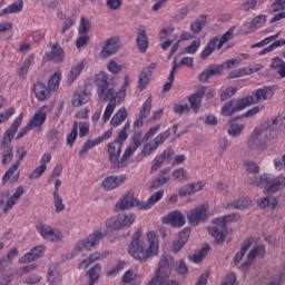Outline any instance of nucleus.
Listing matches in <instances>:
<instances>
[{"instance_id":"nucleus-48","label":"nucleus","mask_w":285,"mask_h":285,"mask_svg":"<svg viewBox=\"0 0 285 285\" xmlns=\"http://www.w3.org/2000/svg\"><path fill=\"white\" fill-rule=\"evenodd\" d=\"M61 81V71H56L48 81V89L51 92H55L56 90H59V83Z\"/></svg>"},{"instance_id":"nucleus-11","label":"nucleus","mask_w":285,"mask_h":285,"mask_svg":"<svg viewBox=\"0 0 285 285\" xmlns=\"http://www.w3.org/2000/svg\"><path fill=\"white\" fill-rule=\"evenodd\" d=\"M128 252L134 259H144V229L140 228L134 234Z\"/></svg>"},{"instance_id":"nucleus-25","label":"nucleus","mask_w":285,"mask_h":285,"mask_svg":"<svg viewBox=\"0 0 285 285\" xmlns=\"http://www.w3.org/2000/svg\"><path fill=\"white\" fill-rule=\"evenodd\" d=\"M43 253H46V247L43 245H38L33 247L29 253H26L22 257H20V264H28V262H35V259H39V257H43Z\"/></svg>"},{"instance_id":"nucleus-34","label":"nucleus","mask_w":285,"mask_h":285,"mask_svg":"<svg viewBox=\"0 0 285 285\" xmlns=\"http://www.w3.org/2000/svg\"><path fill=\"white\" fill-rule=\"evenodd\" d=\"M128 88H130V76L126 75L119 90L115 96V99H117L118 104H121V101L126 99Z\"/></svg>"},{"instance_id":"nucleus-26","label":"nucleus","mask_w":285,"mask_h":285,"mask_svg":"<svg viewBox=\"0 0 285 285\" xmlns=\"http://www.w3.org/2000/svg\"><path fill=\"white\" fill-rule=\"evenodd\" d=\"M83 68H86L85 60H80L77 63H75L68 72L67 83H75L77 78L81 77V73L83 72Z\"/></svg>"},{"instance_id":"nucleus-6","label":"nucleus","mask_w":285,"mask_h":285,"mask_svg":"<svg viewBox=\"0 0 285 285\" xmlns=\"http://www.w3.org/2000/svg\"><path fill=\"white\" fill-rule=\"evenodd\" d=\"M267 141H271V138L265 134L261 127L254 129L247 140L248 150H255L256 153H264L267 150Z\"/></svg>"},{"instance_id":"nucleus-12","label":"nucleus","mask_w":285,"mask_h":285,"mask_svg":"<svg viewBox=\"0 0 285 285\" xmlns=\"http://www.w3.org/2000/svg\"><path fill=\"white\" fill-rule=\"evenodd\" d=\"M147 248L145 250L144 259H153L159 255V236L156 232L147 233Z\"/></svg>"},{"instance_id":"nucleus-28","label":"nucleus","mask_w":285,"mask_h":285,"mask_svg":"<svg viewBox=\"0 0 285 285\" xmlns=\"http://www.w3.org/2000/svg\"><path fill=\"white\" fill-rule=\"evenodd\" d=\"M224 70V65H210L206 70H204L199 75V81L206 83L210 77H215V75H222Z\"/></svg>"},{"instance_id":"nucleus-40","label":"nucleus","mask_w":285,"mask_h":285,"mask_svg":"<svg viewBox=\"0 0 285 285\" xmlns=\"http://www.w3.org/2000/svg\"><path fill=\"white\" fill-rule=\"evenodd\" d=\"M271 68H273V70H276L277 75H279V77H282V79H284L285 61L282 58H279V57L273 58L272 62H271Z\"/></svg>"},{"instance_id":"nucleus-16","label":"nucleus","mask_w":285,"mask_h":285,"mask_svg":"<svg viewBox=\"0 0 285 285\" xmlns=\"http://www.w3.org/2000/svg\"><path fill=\"white\" fill-rule=\"evenodd\" d=\"M117 50H119V37L115 36L105 41L100 51V57L101 59H108L109 57H112V55H116Z\"/></svg>"},{"instance_id":"nucleus-27","label":"nucleus","mask_w":285,"mask_h":285,"mask_svg":"<svg viewBox=\"0 0 285 285\" xmlns=\"http://www.w3.org/2000/svg\"><path fill=\"white\" fill-rule=\"evenodd\" d=\"M170 168L161 169L158 174V177L153 180L150 188L153 190H157V188H161V186H166L168 181H170Z\"/></svg>"},{"instance_id":"nucleus-10","label":"nucleus","mask_w":285,"mask_h":285,"mask_svg":"<svg viewBox=\"0 0 285 285\" xmlns=\"http://www.w3.org/2000/svg\"><path fill=\"white\" fill-rule=\"evenodd\" d=\"M36 230L40 235V237H42V239H46V242L57 243L63 239V233H61V230L53 228L46 223H38L36 225Z\"/></svg>"},{"instance_id":"nucleus-56","label":"nucleus","mask_w":285,"mask_h":285,"mask_svg":"<svg viewBox=\"0 0 285 285\" xmlns=\"http://www.w3.org/2000/svg\"><path fill=\"white\" fill-rule=\"evenodd\" d=\"M266 23V14H259L250 21L249 30H257V28H262Z\"/></svg>"},{"instance_id":"nucleus-20","label":"nucleus","mask_w":285,"mask_h":285,"mask_svg":"<svg viewBox=\"0 0 285 285\" xmlns=\"http://www.w3.org/2000/svg\"><path fill=\"white\" fill-rule=\"evenodd\" d=\"M128 177L124 174L118 176H109L102 180V188L105 190H115V188H119V186H124Z\"/></svg>"},{"instance_id":"nucleus-8","label":"nucleus","mask_w":285,"mask_h":285,"mask_svg":"<svg viewBox=\"0 0 285 285\" xmlns=\"http://www.w3.org/2000/svg\"><path fill=\"white\" fill-rule=\"evenodd\" d=\"M141 200L137 197L135 191L129 190L125 193L121 198L115 205V213L130 210L131 208H139Z\"/></svg>"},{"instance_id":"nucleus-43","label":"nucleus","mask_w":285,"mask_h":285,"mask_svg":"<svg viewBox=\"0 0 285 285\" xmlns=\"http://www.w3.org/2000/svg\"><path fill=\"white\" fill-rule=\"evenodd\" d=\"M253 200L248 197H242L238 200L232 202L228 206H233V208H236L238 210H244L246 208H249L252 206Z\"/></svg>"},{"instance_id":"nucleus-59","label":"nucleus","mask_w":285,"mask_h":285,"mask_svg":"<svg viewBox=\"0 0 285 285\" xmlns=\"http://www.w3.org/2000/svg\"><path fill=\"white\" fill-rule=\"evenodd\" d=\"M128 130H130V121H127L125 124V126L122 127V129L119 131L117 140L119 141V144L124 145V141H126V139H128Z\"/></svg>"},{"instance_id":"nucleus-64","label":"nucleus","mask_w":285,"mask_h":285,"mask_svg":"<svg viewBox=\"0 0 285 285\" xmlns=\"http://www.w3.org/2000/svg\"><path fill=\"white\" fill-rule=\"evenodd\" d=\"M43 173H46V168L41 167L40 165L29 174V179H31V181H35V179H39L41 175H43Z\"/></svg>"},{"instance_id":"nucleus-31","label":"nucleus","mask_w":285,"mask_h":285,"mask_svg":"<svg viewBox=\"0 0 285 285\" xmlns=\"http://www.w3.org/2000/svg\"><path fill=\"white\" fill-rule=\"evenodd\" d=\"M50 89L41 82H38L33 86L35 97L40 102L46 101V99L50 97Z\"/></svg>"},{"instance_id":"nucleus-2","label":"nucleus","mask_w":285,"mask_h":285,"mask_svg":"<svg viewBox=\"0 0 285 285\" xmlns=\"http://www.w3.org/2000/svg\"><path fill=\"white\" fill-rule=\"evenodd\" d=\"M108 235V230L105 228H98L94 230L91 234H89L85 239L79 240L75 245L73 253L77 255V253H81V250H88L89 253L91 250H95L97 246H99L101 239Z\"/></svg>"},{"instance_id":"nucleus-63","label":"nucleus","mask_w":285,"mask_h":285,"mask_svg":"<svg viewBox=\"0 0 285 285\" xmlns=\"http://www.w3.org/2000/svg\"><path fill=\"white\" fill-rule=\"evenodd\" d=\"M106 257H108V252L96 250L89 255V259L91 261V264L95 262H101L102 259H106Z\"/></svg>"},{"instance_id":"nucleus-17","label":"nucleus","mask_w":285,"mask_h":285,"mask_svg":"<svg viewBox=\"0 0 285 285\" xmlns=\"http://www.w3.org/2000/svg\"><path fill=\"white\" fill-rule=\"evenodd\" d=\"M122 144L119 141H114L108 145L109 161H111L114 168H122L121 160H119V155H121Z\"/></svg>"},{"instance_id":"nucleus-1","label":"nucleus","mask_w":285,"mask_h":285,"mask_svg":"<svg viewBox=\"0 0 285 285\" xmlns=\"http://www.w3.org/2000/svg\"><path fill=\"white\" fill-rule=\"evenodd\" d=\"M173 268H175V258L168 254L163 255L154 277L147 285H179V282L170 279Z\"/></svg>"},{"instance_id":"nucleus-24","label":"nucleus","mask_w":285,"mask_h":285,"mask_svg":"<svg viewBox=\"0 0 285 285\" xmlns=\"http://www.w3.org/2000/svg\"><path fill=\"white\" fill-rule=\"evenodd\" d=\"M66 59V53L63 52V49H61V46L53 45L51 47V51L45 53L43 61H55L56 63H61Z\"/></svg>"},{"instance_id":"nucleus-15","label":"nucleus","mask_w":285,"mask_h":285,"mask_svg":"<svg viewBox=\"0 0 285 285\" xmlns=\"http://www.w3.org/2000/svg\"><path fill=\"white\" fill-rule=\"evenodd\" d=\"M187 219L191 226H197L199 222H206L208 219V206L200 205L196 207L187 215Z\"/></svg>"},{"instance_id":"nucleus-54","label":"nucleus","mask_w":285,"mask_h":285,"mask_svg":"<svg viewBox=\"0 0 285 285\" xmlns=\"http://www.w3.org/2000/svg\"><path fill=\"white\" fill-rule=\"evenodd\" d=\"M91 28H92V22H90V19L86 17H81L79 29H78L79 35H88Z\"/></svg>"},{"instance_id":"nucleus-32","label":"nucleus","mask_w":285,"mask_h":285,"mask_svg":"<svg viewBox=\"0 0 285 285\" xmlns=\"http://www.w3.org/2000/svg\"><path fill=\"white\" fill-rule=\"evenodd\" d=\"M265 253H266V247H264V245L255 246L247 255L244 266L246 267L250 266L255 262L256 257H264Z\"/></svg>"},{"instance_id":"nucleus-37","label":"nucleus","mask_w":285,"mask_h":285,"mask_svg":"<svg viewBox=\"0 0 285 285\" xmlns=\"http://www.w3.org/2000/svg\"><path fill=\"white\" fill-rule=\"evenodd\" d=\"M232 104L234 106L235 112H239L247 108V106H250V104H255V98L253 97H246L242 99H233Z\"/></svg>"},{"instance_id":"nucleus-55","label":"nucleus","mask_w":285,"mask_h":285,"mask_svg":"<svg viewBox=\"0 0 285 285\" xmlns=\"http://www.w3.org/2000/svg\"><path fill=\"white\" fill-rule=\"evenodd\" d=\"M171 175L173 178L180 184L184 181H188V170H186L185 168H178L174 170Z\"/></svg>"},{"instance_id":"nucleus-23","label":"nucleus","mask_w":285,"mask_h":285,"mask_svg":"<svg viewBox=\"0 0 285 285\" xmlns=\"http://www.w3.org/2000/svg\"><path fill=\"white\" fill-rule=\"evenodd\" d=\"M164 224H170L173 228H181L186 224V217L180 212H171L163 218Z\"/></svg>"},{"instance_id":"nucleus-51","label":"nucleus","mask_w":285,"mask_h":285,"mask_svg":"<svg viewBox=\"0 0 285 285\" xmlns=\"http://www.w3.org/2000/svg\"><path fill=\"white\" fill-rule=\"evenodd\" d=\"M244 125L232 121L227 129V134L229 135V137H239V135L244 132Z\"/></svg>"},{"instance_id":"nucleus-3","label":"nucleus","mask_w":285,"mask_h":285,"mask_svg":"<svg viewBox=\"0 0 285 285\" xmlns=\"http://www.w3.org/2000/svg\"><path fill=\"white\" fill-rule=\"evenodd\" d=\"M235 219H239V215L229 214L225 217L214 219L213 224H215V226L210 227L208 230L209 235H212V237H215L216 244H224V242L226 240V235L228 234L226 224H228V222H235Z\"/></svg>"},{"instance_id":"nucleus-35","label":"nucleus","mask_w":285,"mask_h":285,"mask_svg":"<svg viewBox=\"0 0 285 285\" xmlns=\"http://www.w3.org/2000/svg\"><path fill=\"white\" fill-rule=\"evenodd\" d=\"M19 166H21L20 161H16L13 165H11V167L6 171L2 178L3 184H6L7 181L14 183L19 179V174H14L17 173V170H19Z\"/></svg>"},{"instance_id":"nucleus-42","label":"nucleus","mask_w":285,"mask_h":285,"mask_svg":"<svg viewBox=\"0 0 285 285\" xmlns=\"http://www.w3.org/2000/svg\"><path fill=\"white\" fill-rule=\"evenodd\" d=\"M206 26V16L200 14L195 21L190 23V30L194 32V35H198L200 30H204V27Z\"/></svg>"},{"instance_id":"nucleus-58","label":"nucleus","mask_w":285,"mask_h":285,"mask_svg":"<svg viewBox=\"0 0 285 285\" xmlns=\"http://www.w3.org/2000/svg\"><path fill=\"white\" fill-rule=\"evenodd\" d=\"M235 106H233V100L227 101L222 108V115L224 117H233L235 115Z\"/></svg>"},{"instance_id":"nucleus-13","label":"nucleus","mask_w":285,"mask_h":285,"mask_svg":"<svg viewBox=\"0 0 285 285\" xmlns=\"http://www.w3.org/2000/svg\"><path fill=\"white\" fill-rule=\"evenodd\" d=\"M46 119H48V107L42 106L35 112L28 125L32 130H41L43 124H46Z\"/></svg>"},{"instance_id":"nucleus-4","label":"nucleus","mask_w":285,"mask_h":285,"mask_svg":"<svg viewBox=\"0 0 285 285\" xmlns=\"http://www.w3.org/2000/svg\"><path fill=\"white\" fill-rule=\"evenodd\" d=\"M135 222H137V215L135 213L124 212L108 218L106 226L108 230H125V228H130Z\"/></svg>"},{"instance_id":"nucleus-49","label":"nucleus","mask_w":285,"mask_h":285,"mask_svg":"<svg viewBox=\"0 0 285 285\" xmlns=\"http://www.w3.org/2000/svg\"><path fill=\"white\" fill-rule=\"evenodd\" d=\"M219 42V39L217 38H214L212 39L206 48L203 50L202 55H200V58L202 59H207L212 56L213 52H215V48H217V43Z\"/></svg>"},{"instance_id":"nucleus-60","label":"nucleus","mask_w":285,"mask_h":285,"mask_svg":"<svg viewBox=\"0 0 285 285\" xmlns=\"http://www.w3.org/2000/svg\"><path fill=\"white\" fill-rule=\"evenodd\" d=\"M77 121H75L71 132L67 136V144L70 147L75 146V141H77V137L79 135V132H77Z\"/></svg>"},{"instance_id":"nucleus-46","label":"nucleus","mask_w":285,"mask_h":285,"mask_svg":"<svg viewBox=\"0 0 285 285\" xmlns=\"http://www.w3.org/2000/svg\"><path fill=\"white\" fill-rule=\"evenodd\" d=\"M89 284L95 285L101 275V266L99 264L94 265L88 272Z\"/></svg>"},{"instance_id":"nucleus-30","label":"nucleus","mask_w":285,"mask_h":285,"mask_svg":"<svg viewBox=\"0 0 285 285\" xmlns=\"http://www.w3.org/2000/svg\"><path fill=\"white\" fill-rule=\"evenodd\" d=\"M23 121V114H20L11 124L10 128L4 132V141H12L14 139V135H17V130H19V126H21Z\"/></svg>"},{"instance_id":"nucleus-61","label":"nucleus","mask_w":285,"mask_h":285,"mask_svg":"<svg viewBox=\"0 0 285 285\" xmlns=\"http://www.w3.org/2000/svg\"><path fill=\"white\" fill-rule=\"evenodd\" d=\"M12 157H14V154L12 153V147L11 146L6 147L2 153L3 166H8V163L12 161Z\"/></svg>"},{"instance_id":"nucleus-18","label":"nucleus","mask_w":285,"mask_h":285,"mask_svg":"<svg viewBox=\"0 0 285 285\" xmlns=\"http://www.w3.org/2000/svg\"><path fill=\"white\" fill-rule=\"evenodd\" d=\"M266 186H267V193H269V195H275V193H279V190H284L285 176L281 175L277 177H272L271 174H268Z\"/></svg>"},{"instance_id":"nucleus-21","label":"nucleus","mask_w":285,"mask_h":285,"mask_svg":"<svg viewBox=\"0 0 285 285\" xmlns=\"http://www.w3.org/2000/svg\"><path fill=\"white\" fill-rule=\"evenodd\" d=\"M139 146H141V139L139 137H137V135H134L132 137V142L126 148L121 159H120V166H122V168H126V166H128V159H130V157H132V155H135L137 148H139Z\"/></svg>"},{"instance_id":"nucleus-47","label":"nucleus","mask_w":285,"mask_h":285,"mask_svg":"<svg viewBox=\"0 0 285 285\" xmlns=\"http://www.w3.org/2000/svg\"><path fill=\"white\" fill-rule=\"evenodd\" d=\"M52 204L55 206V213H63L66 210V204L63 203V196L61 194H52Z\"/></svg>"},{"instance_id":"nucleus-22","label":"nucleus","mask_w":285,"mask_h":285,"mask_svg":"<svg viewBox=\"0 0 285 285\" xmlns=\"http://www.w3.org/2000/svg\"><path fill=\"white\" fill-rule=\"evenodd\" d=\"M204 95H206V88L203 87L188 97L189 110H193L195 115H197V112H199V108H202Z\"/></svg>"},{"instance_id":"nucleus-5","label":"nucleus","mask_w":285,"mask_h":285,"mask_svg":"<svg viewBox=\"0 0 285 285\" xmlns=\"http://www.w3.org/2000/svg\"><path fill=\"white\" fill-rule=\"evenodd\" d=\"M94 83L97 86V95L99 99L106 101L115 98V85L108 82V73L100 71L94 76Z\"/></svg>"},{"instance_id":"nucleus-50","label":"nucleus","mask_w":285,"mask_h":285,"mask_svg":"<svg viewBox=\"0 0 285 285\" xmlns=\"http://www.w3.org/2000/svg\"><path fill=\"white\" fill-rule=\"evenodd\" d=\"M48 284L49 285H59L61 284V274L57 268L50 267L48 271Z\"/></svg>"},{"instance_id":"nucleus-9","label":"nucleus","mask_w":285,"mask_h":285,"mask_svg":"<svg viewBox=\"0 0 285 285\" xmlns=\"http://www.w3.org/2000/svg\"><path fill=\"white\" fill-rule=\"evenodd\" d=\"M21 197H23V186H18L11 196L8 191L0 193V208H3V213L12 210L14 204H17Z\"/></svg>"},{"instance_id":"nucleus-38","label":"nucleus","mask_w":285,"mask_h":285,"mask_svg":"<svg viewBox=\"0 0 285 285\" xmlns=\"http://www.w3.org/2000/svg\"><path fill=\"white\" fill-rule=\"evenodd\" d=\"M22 10H23V0H17L16 2L4 8L0 12V17H3V14H14L17 12H21Z\"/></svg>"},{"instance_id":"nucleus-45","label":"nucleus","mask_w":285,"mask_h":285,"mask_svg":"<svg viewBox=\"0 0 285 285\" xmlns=\"http://www.w3.org/2000/svg\"><path fill=\"white\" fill-rule=\"evenodd\" d=\"M32 61H35V55H29L22 65L18 68L19 77H26L28 75V70H30V66H32Z\"/></svg>"},{"instance_id":"nucleus-39","label":"nucleus","mask_w":285,"mask_h":285,"mask_svg":"<svg viewBox=\"0 0 285 285\" xmlns=\"http://www.w3.org/2000/svg\"><path fill=\"white\" fill-rule=\"evenodd\" d=\"M126 119H128V111L126 110V108H120L111 118V126H121V124H124V121H126Z\"/></svg>"},{"instance_id":"nucleus-33","label":"nucleus","mask_w":285,"mask_h":285,"mask_svg":"<svg viewBox=\"0 0 285 285\" xmlns=\"http://www.w3.org/2000/svg\"><path fill=\"white\" fill-rule=\"evenodd\" d=\"M188 237H190V228H185L178 235V239L174 242V249L176 253H179L186 243L188 242Z\"/></svg>"},{"instance_id":"nucleus-52","label":"nucleus","mask_w":285,"mask_h":285,"mask_svg":"<svg viewBox=\"0 0 285 285\" xmlns=\"http://www.w3.org/2000/svg\"><path fill=\"white\" fill-rule=\"evenodd\" d=\"M267 179H268V174H263L261 177L257 176H252L247 178V184L248 186H263V184H265V186L267 185Z\"/></svg>"},{"instance_id":"nucleus-14","label":"nucleus","mask_w":285,"mask_h":285,"mask_svg":"<svg viewBox=\"0 0 285 285\" xmlns=\"http://www.w3.org/2000/svg\"><path fill=\"white\" fill-rule=\"evenodd\" d=\"M91 100L92 92H90V90L86 89L85 87H81L75 91L71 102L75 108H80V106H86V104H90Z\"/></svg>"},{"instance_id":"nucleus-19","label":"nucleus","mask_w":285,"mask_h":285,"mask_svg":"<svg viewBox=\"0 0 285 285\" xmlns=\"http://www.w3.org/2000/svg\"><path fill=\"white\" fill-rule=\"evenodd\" d=\"M168 137H170L169 130L159 134L154 140H151L149 144L145 145V147H144L145 157L155 153V150H157V148H159V146H161V144H164V141H166V139H168Z\"/></svg>"},{"instance_id":"nucleus-7","label":"nucleus","mask_w":285,"mask_h":285,"mask_svg":"<svg viewBox=\"0 0 285 285\" xmlns=\"http://www.w3.org/2000/svg\"><path fill=\"white\" fill-rule=\"evenodd\" d=\"M259 128L271 140L277 139V137H279L282 134V130L285 128L284 118L282 116H275L259 126Z\"/></svg>"},{"instance_id":"nucleus-62","label":"nucleus","mask_w":285,"mask_h":285,"mask_svg":"<svg viewBox=\"0 0 285 285\" xmlns=\"http://www.w3.org/2000/svg\"><path fill=\"white\" fill-rule=\"evenodd\" d=\"M141 128H144V116L140 114V117L134 122V135L139 139H141Z\"/></svg>"},{"instance_id":"nucleus-53","label":"nucleus","mask_w":285,"mask_h":285,"mask_svg":"<svg viewBox=\"0 0 285 285\" xmlns=\"http://www.w3.org/2000/svg\"><path fill=\"white\" fill-rule=\"evenodd\" d=\"M209 250L210 246L203 247L198 253L189 256L190 262H194V264H200V262H204V258L208 255Z\"/></svg>"},{"instance_id":"nucleus-57","label":"nucleus","mask_w":285,"mask_h":285,"mask_svg":"<svg viewBox=\"0 0 285 285\" xmlns=\"http://www.w3.org/2000/svg\"><path fill=\"white\" fill-rule=\"evenodd\" d=\"M77 132H79V137H86L88 132H90V122L88 121H80L77 122Z\"/></svg>"},{"instance_id":"nucleus-44","label":"nucleus","mask_w":285,"mask_h":285,"mask_svg":"<svg viewBox=\"0 0 285 285\" xmlns=\"http://www.w3.org/2000/svg\"><path fill=\"white\" fill-rule=\"evenodd\" d=\"M164 197V190H158L155 194H153L148 200L144 204V210H149V208H153L155 204H157L159 200H161Z\"/></svg>"},{"instance_id":"nucleus-41","label":"nucleus","mask_w":285,"mask_h":285,"mask_svg":"<svg viewBox=\"0 0 285 285\" xmlns=\"http://www.w3.org/2000/svg\"><path fill=\"white\" fill-rule=\"evenodd\" d=\"M115 108H117V98H111L108 105L105 108V112L102 116V121L106 124L112 117V112H115Z\"/></svg>"},{"instance_id":"nucleus-36","label":"nucleus","mask_w":285,"mask_h":285,"mask_svg":"<svg viewBox=\"0 0 285 285\" xmlns=\"http://www.w3.org/2000/svg\"><path fill=\"white\" fill-rule=\"evenodd\" d=\"M122 284L138 285L141 284V275L135 269L127 271L122 276Z\"/></svg>"},{"instance_id":"nucleus-29","label":"nucleus","mask_w":285,"mask_h":285,"mask_svg":"<svg viewBox=\"0 0 285 285\" xmlns=\"http://www.w3.org/2000/svg\"><path fill=\"white\" fill-rule=\"evenodd\" d=\"M254 99L256 104L259 101H266L268 99H273L275 91H273V87H263L261 89H256L254 92Z\"/></svg>"}]
</instances>
